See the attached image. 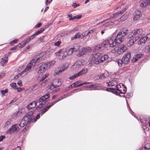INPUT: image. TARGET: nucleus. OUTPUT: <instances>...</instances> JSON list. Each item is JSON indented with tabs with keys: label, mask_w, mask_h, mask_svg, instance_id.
<instances>
[{
	"label": "nucleus",
	"mask_w": 150,
	"mask_h": 150,
	"mask_svg": "<svg viewBox=\"0 0 150 150\" xmlns=\"http://www.w3.org/2000/svg\"><path fill=\"white\" fill-rule=\"evenodd\" d=\"M80 82L79 81H76L75 82L73 83V84H72L71 86L72 87H75L76 86H77L78 84Z\"/></svg>",
	"instance_id": "46"
},
{
	"label": "nucleus",
	"mask_w": 150,
	"mask_h": 150,
	"mask_svg": "<svg viewBox=\"0 0 150 150\" xmlns=\"http://www.w3.org/2000/svg\"><path fill=\"white\" fill-rule=\"evenodd\" d=\"M79 47L80 45H79L76 44L74 45L73 47H71V48H72L74 52H76L77 51L79 50Z\"/></svg>",
	"instance_id": "28"
},
{
	"label": "nucleus",
	"mask_w": 150,
	"mask_h": 150,
	"mask_svg": "<svg viewBox=\"0 0 150 150\" xmlns=\"http://www.w3.org/2000/svg\"><path fill=\"white\" fill-rule=\"evenodd\" d=\"M52 0H46V2H45V4L46 5H47L49 4H50Z\"/></svg>",
	"instance_id": "59"
},
{
	"label": "nucleus",
	"mask_w": 150,
	"mask_h": 150,
	"mask_svg": "<svg viewBox=\"0 0 150 150\" xmlns=\"http://www.w3.org/2000/svg\"><path fill=\"white\" fill-rule=\"evenodd\" d=\"M108 58V56L107 54L102 55L99 52H97L90 54L89 60L90 63L98 64L107 60Z\"/></svg>",
	"instance_id": "2"
},
{
	"label": "nucleus",
	"mask_w": 150,
	"mask_h": 150,
	"mask_svg": "<svg viewBox=\"0 0 150 150\" xmlns=\"http://www.w3.org/2000/svg\"><path fill=\"white\" fill-rule=\"evenodd\" d=\"M142 56V54H137V55H135L132 59V62H135L137 61L138 59H139Z\"/></svg>",
	"instance_id": "25"
},
{
	"label": "nucleus",
	"mask_w": 150,
	"mask_h": 150,
	"mask_svg": "<svg viewBox=\"0 0 150 150\" xmlns=\"http://www.w3.org/2000/svg\"><path fill=\"white\" fill-rule=\"evenodd\" d=\"M118 80L117 79H113L112 81L109 82H107L106 83L108 86H112L114 85L116 86V89L117 90V84Z\"/></svg>",
	"instance_id": "18"
},
{
	"label": "nucleus",
	"mask_w": 150,
	"mask_h": 150,
	"mask_svg": "<svg viewBox=\"0 0 150 150\" xmlns=\"http://www.w3.org/2000/svg\"><path fill=\"white\" fill-rule=\"evenodd\" d=\"M62 50H60L58 52L55 53V55L58 57V58L62 60L64 59L66 55H70L71 54L74 52L72 48H71L68 50H67L66 52H65L64 54L62 52Z\"/></svg>",
	"instance_id": "10"
},
{
	"label": "nucleus",
	"mask_w": 150,
	"mask_h": 150,
	"mask_svg": "<svg viewBox=\"0 0 150 150\" xmlns=\"http://www.w3.org/2000/svg\"><path fill=\"white\" fill-rule=\"evenodd\" d=\"M145 49L147 50L150 53V45L146 46Z\"/></svg>",
	"instance_id": "58"
},
{
	"label": "nucleus",
	"mask_w": 150,
	"mask_h": 150,
	"mask_svg": "<svg viewBox=\"0 0 150 150\" xmlns=\"http://www.w3.org/2000/svg\"><path fill=\"white\" fill-rule=\"evenodd\" d=\"M52 90V91L51 92L52 93H56L57 92H58L59 91L60 89L59 88H53V89H52V90Z\"/></svg>",
	"instance_id": "41"
},
{
	"label": "nucleus",
	"mask_w": 150,
	"mask_h": 150,
	"mask_svg": "<svg viewBox=\"0 0 150 150\" xmlns=\"http://www.w3.org/2000/svg\"><path fill=\"white\" fill-rule=\"evenodd\" d=\"M82 66V63L79 61H77L73 65L72 68L73 69L76 70L80 68Z\"/></svg>",
	"instance_id": "16"
},
{
	"label": "nucleus",
	"mask_w": 150,
	"mask_h": 150,
	"mask_svg": "<svg viewBox=\"0 0 150 150\" xmlns=\"http://www.w3.org/2000/svg\"><path fill=\"white\" fill-rule=\"evenodd\" d=\"M11 86L14 89L17 88V86L16 83H11L10 84Z\"/></svg>",
	"instance_id": "38"
},
{
	"label": "nucleus",
	"mask_w": 150,
	"mask_h": 150,
	"mask_svg": "<svg viewBox=\"0 0 150 150\" xmlns=\"http://www.w3.org/2000/svg\"><path fill=\"white\" fill-rule=\"evenodd\" d=\"M61 43V41H58L57 42H56L54 43V45L57 46H59L60 44Z\"/></svg>",
	"instance_id": "48"
},
{
	"label": "nucleus",
	"mask_w": 150,
	"mask_h": 150,
	"mask_svg": "<svg viewBox=\"0 0 150 150\" xmlns=\"http://www.w3.org/2000/svg\"><path fill=\"white\" fill-rule=\"evenodd\" d=\"M50 93H47L45 95L41 97L39 100H36L30 103L27 106L26 108L28 110L31 109L35 107L36 106L37 104L38 103L39 105L36 107V109L38 111L39 110L42 106L45 105L47 101V99L50 97Z\"/></svg>",
	"instance_id": "1"
},
{
	"label": "nucleus",
	"mask_w": 150,
	"mask_h": 150,
	"mask_svg": "<svg viewBox=\"0 0 150 150\" xmlns=\"http://www.w3.org/2000/svg\"><path fill=\"white\" fill-rule=\"evenodd\" d=\"M68 67V66L66 64H64L61 67H59V68H61L62 70L63 71H64Z\"/></svg>",
	"instance_id": "39"
},
{
	"label": "nucleus",
	"mask_w": 150,
	"mask_h": 150,
	"mask_svg": "<svg viewBox=\"0 0 150 150\" xmlns=\"http://www.w3.org/2000/svg\"><path fill=\"white\" fill-rule=\"evenodd\" d=\"M62 71V70L61 68H59L58 67L55 70L54 74L56 76L57 75L61 73Z\"/></svg>",
	"instance_id": "31"
},
{
	"label": "nucleus",
	"mask_w": 150,
	"mask_h": 150,
	"mask_svg": "<svg viewBox=\"0 0 150 150\" xmlns=\"http://www.w3.org/2000/svg\"><path fill=\"white\" fill-rule=\"evenodd\" d=\"M130 53L127 52L124 55L121 59L118 60L117 61V63L118 66L120 67L123 65L127 64L130 60Z\"/></svg>",
	"instance_id": "8"
},
{
	"label": "nucleus",
	"mask_w": 150,
	"mask_h": 150,
	"mask_svg": "<svg viewBox=\"0 0 150 150\" xmlns=\"http://www.w3.org/2000/svg\"><path fill=\"white\" fill-rule=\"evenodd\" d=\"M62 83V82L60 80L56 79L54 80L52 84L49 85V86L50 89H52L53 88L59 87Z\"/></svg>",
	"instance_id": "13"
},
{
	"label": "nucleus",
	"mask_w": 150,
	"mask_h": 150,
	"mask_svg": "<svg viewBox=\"0 0 150 150\" xmlns=\"http://www.w3.org/2000/svg\"><path fill=\"white\" fill-rule=\"evenodd\" d=\"M81 17V16L78 15L76 16H75L72 18H69V21L73 20L74 19H79Z\"/></svg>",
	"instance_id": "33"
},
{
	"label": "nucleus",
	"mask_w": 150,
	"mask_h": 150,
	"mask_svg": "<svg viewBox=\"0 0 150 150\" xmlns=\"http://www.w3.org/2000/svg\"><path fill=\"white\" fill-rule=\"evenodd\" d=\"M143 30L141 28L136 29L130 32V34L128 35L127 37L128 38L134 37V39L136 41L142 35Z\"/></svg>",
	"instance_id": "7"
},
{
	"label": "nucleus",
	"mask_w": 150,
	"mask_h": 150,
	"mask_svg": "<svg viewBox=\"0 0 150 150\" xmlns=\"http://www.w3.org/2000/svg\"><path fill=\"white\" fill-rule=\"evenodd\" d=\"M101 89L104 90H105L107 91L112 92L120 96H121L120 93H124L126 91V87L122 83H119L118 85L117 86V90L115 88H107L106 89H105L104 88L103 89L102 88Z\"/></svg>",
	"instance_id": "3"
},
{
	"label": "nucleus",
	"mask_w": 150,
	"mask_h": 150,
	"mask_svg": "<svg viewBox=\"0 0 150 150\" xmlns=\"http://www.w3.org/2000/svg\"><path fill=\"white\" fill-rule=\"evenodd\" d=\"M79 76V74H78V73H77L76 74L73 75V76L70 77H69V79L70 80H73Z\"/></svg>",
	"instance_id": "37"
},
{
	"label": "nucleus",
	"mask_w": 150,
	"mask_h": 150,
	"mask_svg": "<svg viewBox=\"0 0 150 150\" xmlns=\"http://www.w3.org/2000/svg\"><path fill=\"white\" fill-rule=\"evenodd\" d=\"M68 96L67 94H65L63 96H62L59 98V100H60L63 99L64 98Z\"/></svg>",
	"instance_id": "49"
},
{
	"label": "nucleus",
	"mask_w": 150,
	"mask_h": 150,
	"mask_svg": "<svg viewBox=\"0 0 150 150\" xmlns=\"http://www.w3.org/2000/svg\"><path fill=\"white\" fill-rule=\"evenodd\" d=\"M8 90L7 89H6L5 90H3L1 91V94L3 96L5 95L6 93H7Z\"/></svg>",
	"instance_id": "44"
},
{
	"label": "nucleus",
	"mask_w": 150,
	"mask_h": 150,
	"mask_svg": "<svg viewBox=\"0 0 150 150\" xmlns=\"http://www.w3.org/2000/svg\"><path fill=\"white\" fill-rule=\"evenodd\" d=\"M110 44L109 41L107 38L103 40L102 42L96 46L95 48V50L101 51L102 48H106L110 47Z\"/></svg>",
	"instance_id": "11"
},
{
	"label": "nucleus",
	"mask_w": 150,
	"mask_h": 150,
	"mask_svg": "<svg viewBox=\"0 0 150 150\" xmlns=\"http://www.w3.org/2000/svg\"><path fill=\"white\" fill-rule=\"evenodd\" d=\"M122 33V34L125 37L126 36L125 39H129L127 37L128 35L130 34V32H129V30L127 28H124L120 30V32Z\"/></svg>",
	"instance_id": "19"
},
{
	"label": "nucleus",
	"mask_w": 150,
	"mask_h": 150,
	"mask_svg": "<svg viewBox=\"0 0 150 150\" xmlns=\"http://www.w3.org/2000/svg\"><path fill=\"white\" fill-rule=\"evenodd\" d=\"M35 110H33L25 115L22 120L21 121L20 123L19 124L20 127H23L26 125L29 124L31 122H34L33 121L34 117L33 116Z\"/></svg>",
	"instance_id": "5"
},
{
	"label": "nucleus",
	"mask_w": 150,
	"mask_h": 150,
	"mask_svg": "<svg viewBox=\"0 0 150 150\" xmlns=\"http://www.w3.org/2000/svg\"><path fill=\"white\" fill-rule=\"evenodd\" d=\"M18 47H20L19 46V45L18 46H15L12 47L11 49V50H16L17 49Z\"/></svg>",
	"instance_id": "51"
},
{
	"label": "nucleus",
	"mask_w": 150,
	"mask_h": 150,
	"mask_svg": "<svg viewBox=\"0 0 150 150\" xmlns=\"http://www.w3.org/2000/svg\"><path fill=\"white\" fill-rule=\"evenodd\" d=\"M48 75V74L47 73L45 75H43L42 77L40 79V81H42L44 80Z\"/></svg>",
	"instance_id": "42"
},
{
	"label": "nucleus",
	"mask_w": 150,
	"mask_h": 150,
	"mask_svg": "<svg viewBox=\"0 0 150 150\" xmlns=\"http://www.w3.org/2000/svg\"><path fill=\"white\" fill-rule=\"evenodd\" d=\"M8 57L6 55H4L1 60V63L2 66L4 67L8 62Z\"/></svg>",
	"instance_id": "20"
},
{
	"label": "nucleus",
	"mask_w": 150,
	"mask_h": 150,
	"mask_svg": "<svg viewBox=\"0 0 150 150\" xmlns=\"http://www.w3.org/2000/svg\"><path fill=\"white\" fill-rule=\"evenodd\" d=\"M11 124L10 122L8 120L6 121V123L5 124V126L6 127L10 125Z\"/></svg>",
	"instance_id": "52"
},
{
	"label": "nucleus",
	"mask_w": 150,
	"mask_h": 150,
	"mask_svg": "<svg viewBox=\"0 0 150 150\" xmlns=\"http://www.w3.org/2000/svg\"><path fill=\"white\" fill-rule=\"evenodd\" d=\"M91 50L90 47H84L82 49V50L79 52L81 55L84 54L86 52H89Z\"/></svg>",
	"instance_id": "21"
},
{
	"label": "nucleus",
	"mask_w": 150,
	"mask_h": 150,
	"mask_svg": "<svg viewBox=\"0 0 150 150\" xmlns=\"http://www.w3.org/2000/svg\"><path fill=\"white\" fill-rule=\"evenodd\" d=\"M128 108L129 110V111L130 113L133 115L134 116L133 114H134V112L132 111V110H131L130 107L128 105H127Z\"/></svg>",
	"instance_id": "47"
},
{
	"label": "nucleus",
	"mask_w": 150,
	"mask_h": 150,
	"mask_svg": "<svg viewBox=\"0 0 150 150\" xmlns=\"http://www.w3.org/2000/svg\"><path fill=\"white\" fill-rule=\"evenodd\" d=\"M43 53H40L36 56L34 57V59L31 60L28 64L24 70L21 72V74H22L26 72L29 70L31 69L32 66L33 67H34L37 62L42 61L43 59Z\"/></svg>",
	"instance_id": "6"
},
{
	"label": "nucleus",
	"mask_w": 150,
	"mask_h": 150,
	"mask_svg": "<svg viewBox=\"0 0 150 150\" xmlns=\"http://www.w3.org/2000/svg\"><path fill=\"white\" fill-rule=\"evenodd\" d=\"M18 41V39H15V40H13L11 42H10V44L11 45H13L14 44L16 43Z\"/></svg>",
	"instance_id": "45"
},
{
	"label": "nucleus",
	"mask_w": 150,
	"mask_h": 150,
	"mask_svg": "<svg viewBox=\"0 0 150 150\" xmlns=\"http://www.w3.org/2000/svg\"><path fill=\"white\" fill-rule=\"evenodd\" d=\"M50 63L42 62L37 66L35 70L38 74L42 73L47 70V68H48L50 66Z\"/></svg>",
	"instance_id": "9"
},
{
	"label": "nucleus",
	"mask_w": 150,
	"mask_h": 150,
	"mask_svg": "<svg viewBox=\"0 0 150 150\" xmlns=\"http://www.w3.org/2000/svg\"><path fill=\"white\" fill-rule=\"evenodd\" d=\"M88 71V69L87 68H85L83 69L81 71H79V72H78V74H79V76L82 75H83L85 74H86V73H87Z\"/></svg>",
	"instance_id": "26"
},
{
	"label": "nucleus",
	"mask_w": 150,
	"mask_h": 150,
	"mask_svg": "<svg viewBox=\"0 0 150 150\" xmlns=\"http://www.w3.org/2000/svg\"><path fill=\"white\" fill-rule=\"evenodd\" d=\"M17 149H13L12 150H21V148L20 146H17Z\"/></svg>",
	"instance_id": "64"
},
{
	"label": "nucleus",
	"mask_w": 150,
	"mask_h": 150,
	"mask_svg": "<svg viewBox=\"0 0 150 150\" xmlns=\"http://www.w3.org/2000/svg\"><path fill=\"white\" fill-rule=\"evenodd\" d=\"M29 41L27 38L23 40V41L19 44V46L20 47H22L25 46V44Z\"/></svg>",
	"instance_id": "27"
},
{
	"label": "nucleus",
	"mask_w": 150,
	"mask_h": 150,
	"mask_svg": "<svg viewBox=\"0 0 150 150\" xmlns=\"http://www.w3.org/2000/svg\"><path fill=\"white\" fill-rule=\"evenodd\" d=\"M40 113H38L34 118L33 119L34 122H35L37 120L39 119L40 118Z\"/></svg>",
	"instance_id": "43"
},
{
	"label": "nucleus",
	"mask_w": 150,
	"mask_h": 150,
	"mask_svg": "<svg viewBox=\"0 0 150 150\" xmlns=\"http://www.w3.org/2000/svg\"><path fill=\"white\" fill-rule=\"evenodd\" d=\"M121 14V12L120 11L117 12L113 14L112 16H111V17L112 18H114L117 17L118 16H119Z\"/></svg>",
	"instance_id": "34"
},
{
	"label": "nucleus",
	"mask_w": 150,
	"mask_h": 150,
	"mask_svg": "<svg viewBox=\"0 0 150 150\" xmlns=\"http://www.w3.org/2000/svg\"><path fill=\"white\" fill-rule=\"evenodd\" d=\"M17 84L20 86H21L22 85V81L21 80H19L17 83Z\"/></svg>",
	"instance_id": "60"
},
{
	"label": "nucleus",
	"mask_w": 150,
	"mask_h": 150,
	"mask_svg": "<svg viewBox=\"0 0 150 150\" xmlns=\"http://www.w3.org/2000/svg\"><path fill=\"white\" fill-rule=\"evenodd\" d=\"M48 107L47 106H45V108L42 110L40 113L42 115L46 112L50 108H48Z\"/></svg>",
	"instance_id": "35"
},
{
	"label": "nucleus",
	"mask_w": 150,
	"mask_h": 150,
	"mask_svg": "<svg viewBox=\"0 0 150 150\" xmlns=\"http://www.w3.org/2000/svg\"><path fill=\"white\" fill-rule=\"evenodd\" d=\"M44 30L43 28H41L38 31H37L35 33H34L33 35L34 36H35L36 35H38L39 34L41 33L44 31Z\"/></svg>",
	"instance_id": "32"
},
{
	"label": "nucleus",
	"mask_w": 150,
	"mask_h": 150,
	"mask_svg": "<svg viewBox=\"0 0 150 150\" xmlns=\"http://www.w3.org/2000/svg\"><path fill=\"white\" fill-rule=\"evenodd\" d=\"M117 48L116 47L115 48L112 50L111 52H112V53H117Z\"/></svg>",
	"instance_id": "61"
},
{
	"label": "nucleus",
	"mask_w": 150,
	"mask_h": 150,
	"mask_svg": "<svg viewBox=\"0 0 150 150\" xmlns=\"http://www.w3.org/2000/svg\"><path fill=\"white\" fill-rule=\"evenodd\" d=\"M127 50V47L125 45H121L117 49V53L118 54H122Z\"/></svg>",
	"instance_id": "15"
},
{
	"label": "nucleus",
	"mask_w": 150,
	"mask_h": 150,
	"mask_svg": "<svg viewBox=\"0 0 150 150\" xmlns=\"http://www.w3.org/2000/svg\"><path fill=\"white\" fill-rule=\"evenodd\" d=\"M55 61H51L50 62V66H52L54 65L55 63Z\"/></svg>",
	"instance_id": "63"
},
{
	"label": "nucleus",
	"mask_w": 150,
	"mask_h": 150,
	"mask_svg": "<svg viewBox=\"0 0 150 150\" xmlns=\"http://www.w3.org/2000/svg\"><path fill=\"white\" fill-rule=\"evenodd\" d=\"M81 34L80 33H78L74 35V37H72L71 38V40H73L77 38H80Z\"/></svg>",
	"instance_id": "29"
},
{
	"label": "nucleus",
	"mask_w": 150,
	"mask_h": 150,
	"mask_svg": "<svg viewBox=\"0 0 150 150\" xmlns=\"http://www.w3.org/2000/svg\"><path fill=\"white\" fill-rule=\"evenodd\" d=\"M42 25V23H39L37 25H35V28H38L40 27Z\"/></svg>",
	"instance_id": "54"
},
{
	"label": "nucleus",
	"mask_w": 150,
	"mask_h": 150,
	"mask_svg": "<svg viewBox=\"0 0 150 150\" xmlns=\"http://www.w3.org/2000/svg\"><path fill=\"white\" fill-rule=\"evenodd\" d=\"M60 100L58 99L56 100V101H55L54 102L51 103L49 105H47V106L48 107V108H50L52 106H53L56 103H57V102H58Z\"/></svg>",
	"instance_id": "40"
},
{
	"label": "nucleus",
	"mask_w": 150,
	"mask_h": 150,
	"mask_svg": "<svg viewBox=\"0 0 150 150\" xmlns=\"http://www.w3.org/2000/svg\"><path fill=\"white\" fill-rule=\"evenodd\" d=\"M119 32L115 38L110 36L108 38L110 43V47H114L116 45L120 44L124 40L125 37Z\"/></svg>",
	"instance_id": "4"
},
{
	"label": "nucleus",
	"mask_w": 150,
	"mask_h": 150,
	"mask_svg": "<svg viewBox=\"0 0 150 150\" xmlns=\"http://www.w3.org/2000/svg\"><path fill=\"white\" fill-rule=\"evenodd\" d=\"M140 13L139 11H136L134 14L133 20L134 21H136L140 17Z\"/></svg>",
	"instance_id": "24"
},
{
	"label": "nucleus",
	"mask_w": 150,
	"mask_h": 150,
	"mask_svg": "<svg viewBox=\"0 0 150 150\" xmlns=\"http://www.w3.org/2000/svg\"><path fill=\"white\" fill-rule=\"evenodd\" d=\"M140 3L141 7H145L150 4V0H141Z\"/></svg>",
	"instance_id": "17"
},
{
	"label": "nucleus",
	"mask_w": 150,
	"mask_h": 150,
	"mask_svg": "<svg viewBox=\"0 0 150 150\" xmlns=\"http://www.w3.org/2000/svg\"><path fill=\"white\" fill-rule=\"evenodd\" d=\"M140 150H150V148H147L146 147L144 146L142 147Z\"/></svg>",
	"instance_id": "56"
},
{
	"label": "nucleus",
	"mask_w": 150,
	"mask_h": 150,
	"mask_svg": "<svg viewBox=\"0 0 150 150\" xmlns=\"http://www.w3.org/2000/svg\"><path fill=\"white\" fill-rule=\"evenodd\" d=\"M79 6V4H77L76 3H74L72 5V6L74 8H76L77 7Z\"/></svg>",
	"instance_id": "53"
},
{
	"label": "nucleus",
	"mask_w": 150,
	"mask_h": 150,
	"mask_svg": "<svg viewBox=\"0 0 150 150\" xmlns=\"http://www.w3.org/2000/svg\"><path fill=\"white\" fill-rule=\"evenodd\" d=\"M19 125L15 124L12 125L6 132L7 134H11L13 133H16L19 131Z\"/></svg>",
	"instance_id": "12"
},
{
	"label": "nucleus",
	"mask_w": 150,
	"mask_h": 150,
	"mask_svg": "<svg viewBox=\"0 0 150 150\" xmlns=\"http://www.w3.org/2000/svg\"><path fill=\"white\" fill-rule=\"evenodd\" d=\"M34 35H32L31 36H29L28 38H27L28 40L30 41L31 40L33 39L34 38Z\"/></svg>",
	"instance_id": "50"
},
{
	"label": "nucleus",
	"mask_w": 150,
	"mask_h": 150,
	"mask_svg": "<svg viewBox=\"0 0 150 150\" xmlns=\"http://www.w3.org/2000/svg\"><path fill=\"white\" fill-rule=\"evenodd\" d=\"M150 39V33L147 34L144 37H141L138 42V44L139 45L144 44L146 42Z\"/></svg>",
	"instance_id": "14"
},
{
	"label": "nucleus",
	"mask_w": 150,
	"mask_h": 150,
	"mask_svg": "<svg viewBox=\"0 0 150 150\" xmlns=\"http://www.w3.org/2000/svg\"><path fill=\"white\" fill-rule=\"evenodd\" d=\"M88 35V33L87 32L83 33L81 34V35L83 37H84L86 36H87Z\"/></svg>",
	"instance_id": "57"
},
{
	"label": "nucleus",
	"mask_w": 150,
	"mask_h": 150,
	"mask_svg": "<svg viewBox=\"0 0 150 150\" xmlns=\"http://www.w3.org/2000/svg\"><path fill=\"white\" fill-rule=\"evenodd\" d=\"M5 137V136L4 135H1L0 136V142L3 141V139Z\"/></svg>",
	"instance_id": "55"
},
{
	"label": "nucleus",
	"mask_w": 150,
	"mask_h": 150,
	"mask_svg": "<svg viewBox=\"0 0 150 150\" xmlns=\"http://www.w3.org/2000/svg\"><path fill=\"white\" fill-rule=\"evenodd\" d=\"M17 91L18 92H20L23 90L22 88H17Z\"/></svg>",
	"instance_id": "62"
},
{
	"label": "nucleus",
	"mask_w": 150,
	"mask_h": 150,
	"mask_svg": "<svg viewBox=\"0 0 150 150\" xmlns=\"http://www.w3.org/2000/svg\"><path fill=\"white\" fill-rule=\"evenodd\" d=\"M118 21H108L107 22H106L105 23V24L103 25L105 27L106 26H110L114 24H116L118 23Z\"/></svg>",
	"instance_id": "22"
},
{
	"label": "nucleus",
	"mask_w": 150,
	"mask_h": 150,
	"mask_svg": "<svg viewBox=\"0 0 150 150\" xmlns=\"http://www.w3.org/2000/svg\"><path fill=\"white\" fill-rule=\"evenodd\" d=\"M134 38H130L129 39H127V46L129 47L133 45L135 43V41L134 40Z\"/></svg>",
	"instance_id": "23"
},
{
	"label": "nucleus",
	"mask_w": 150,
	"mask_h": 150,
	"mask_svg": "<svg viewBox=\"0 0 150 150\" xmlns=\"http://www.w3.org/2000/svg\"><path fill=\"white\" fill-rule=\"evenodd\" d=\"M101 86V84L100 83L94 84L89 86V87L91 88H96L98 87Z\"/></svg>",
	"instance_id": "30"
},
{
	"label": "nucleus",
	"mask_w": 150,
	"mask_h": 150,
	"mask_svg": "<svg viewBox=\"0 0 150 150\" xmlns=\"http://www.w3.org/2000/svg\"><path fill=\"white\" fill-rule=\"evenodd\" d=\"M98 77L99 79H104L106 77V76L104 73H102L100 75L98 76H97V78Z\"/></svg>",
	"instance_id": "36"
}]
</instances>
